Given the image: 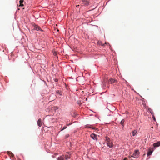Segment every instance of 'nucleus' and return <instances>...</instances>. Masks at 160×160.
I'll use <instances>...</instances> for the list:
<instances>
[{
    "label": "nucleus",
    "mask_w": 160,
    "mask_h": 160,
    "mask_svg": "<svg viewBox=\"0 0 160 160\" xmlns=\"http://www.w3.org/2000/svg\"><path fill=\"white\" fill-rule=\"evenodd\" d=\"M139 153V151L138 150H135L134 152L132 155L131 157L134 158H138V155Z\"/></svg>",
    "instance_id": "nucleus-1"
},
{
    "label": "nucleus",
    "mask_w": 160,
    "mask_h": 160,
    "mask_svg": "<svg viewBox=\"0 0 160 160\" xmlns=\"http://www.w3.org/2000/svg\"><path fill=\"white\" fill-rule=\"evenodd\" d=\"M90 137L93 140H97L98 139L97 135L94 133H92L90 135Z\"/></svg>",
    "instance_id": "nucleus-2"
},
{
    "label": "nucleus",
    "mask_w": 160,
    "mask_h": 160,
    "mask_svg": "<svg viewBox=\"0 0 160 160\" xmlns=\"http://www.w3.org/2000/svg\"><path fill=\"white\" fill-rule=\"evenodd\" d=\"M109 82L110 83H112L117 82V81L113 78H111L109 81Z\"/></svg>",
    "instance_id": "nucleus-3"
},
{
    "label": "nucleus",
    "mask_w": 160,
    "mask_h": 160,
    "mask_svg": "<svg viewBox=\"0 0 160 160\" xmlns=\"http://www.w3.org/2000/svg\"><path fill=\"white\" fill-rule=\"evenodd\" d=\"M85 128H91L92 129H94V130H97L98 129V128H97L93 127L92 126V125H90V126H89L88 125H86L85 126Z\"/></svg>",
    "instance_id": "nucleus-4"
},
{
    "label": "nucleus",
    "mask_w": 160,
    "mask_h": 160,
    "mask_svg": "<svg viewBox=\"0 0 160 160\" xmlns=\"http://www.w3.org/2000/svg\"><path fill=\"white\" fill-rule=\"evenodd\" d=\"M71 154L70 153H68V154L65 155V159L67 160L68 159L70 158L71 157Z\"/></svg>",
    "instance_id": "nucleus-5"
},
{
    "label": "nucleus",
    "mask_w": 160,
    "mask_h": 160,
    "mask_svg": "<svg viewBox=\"0 0 160 160\" xmlns=\"http://www.w3.org/2000/svg\"><path fill=\"white\" fill-rule=\"evenodd\" d=\"M83 3L86 5H88L89 3V0H81Z\"/></svg>",
    "instance_id": "nucleus-6"
},
{
    "label": "nucleus",
    "mask_w": 160,
    "mask_h": 160,
    "mask_svg": "<svg viewBox=\"0 0 160 160\" xmlns=\"http://www.w3.org/2000/svg\"><path fill=\"white\" fill-rule=\"evenodd\" d=\"M107 145L110 148H112L113 146V144L111 141L107 143Z\"/></svg>",
    "instance_id": "nucleus-7"
},
{
    "label": "nucleus",
    "mask_w": 160,
    "mask_h": 160,
    "mask_svg": "<svg viewBox=\"0 0 160 160\" xmlns=\"http://www.w3.org/2000/svg\"><path fill=\"white\" fill-rule=\"evenodd\" d=\"M37 124H38V125L39 127H40L41 126L42 124V120L41 118H39L38 119V121Z\"/></svg>",
    "instance_id": "nucleus-8"
},
{
    "label": "nucleus",
    "mask_w": 160,
    "mask_h": 160,
    "mask_svg": "<svg viewBox=\"0 0 160 160\" xmlns=\"http://www.w3.org/2000/svg\"><path fill=\"white\" fill-rule=\"evenodd\" d=\"M160 145V142H157L154 143L153 144V146L154 147H158Z\"/></svg>",
    "instance_id": "nucleus-9"
},
{
    "label": "nucleus",
    "mask_w": 160,
    "mask_h": 160,
    "mask_svg": "<svg viewBox=\"0 0 160 160\" xmlns=\"http://www.w3.org/2000/svg\"><path fill=\"white\" fill-rule=\"evenodd\" d=\"M34 27L35 29L36 30H41L42 31V30L41 29V28L38 25H35Z\"/></svg>",
    "instance_id": "nucleus-10"
},
{
    "label": "nucleus",
    "mask_w": 160,
    "mask_h": 160,
    "mask_svg": "<svg viewBox=\"0 0 160 160\" xmlns=\"http://www.w3.org/2000/svg\"><path fill=\"white\" fill-rule=\"evenodd\" d=\"M65 157L64 155H62L58 157V160H64Z\"/></svg>",
    "instance_id": "nucleus-11"
},
{
    "label": "nucleus",
    "mask_w": 160,
    "mask_h": 160,
    "mask_svg": "<svg viewBox=\"0 0 160 160\" xmlns=\"http://www.w3.org/2000/svg\"><path fill=\"white\" fill-rule=\"evenodd\" d=\"M105 140L107 142V143L111 141L109 138L107 136L105 137Z\"/></svg>",
    "instance_id": "nucleus-12"
},
{
    "label": "nucleus",
    "mask_w": 160,
    "mask_h": 160,
    "mask_svg": "<svg viewBox=\"0 0 160 160\" xmlns=\"http://www.w3.org/2000/svg\"><path fill=\"white\" fill-rule=\"evenodd\" d=\"M137 132V130H134L132 131V135L133 136H134Z\"/></svg>",
    "instance_id": "nucleus-13"
},
{
    "label": "nucleus",
    "mask_w": 160,
    "mask_h": 160,
    "mask_svg": "<svg viewBox=\"0 0 160 160\" xmlns=\"http://www.w3.org/2000/svg\"><path fill=\"white\" fill-rule=\"evenodd\" d=\"M23 2V0H20L19 1V3H20L19 6L22 7L24 6L23 4H22Z\"/></svg>",
    "instance_id": "nucleus-14"
},
{
    "label": "nucleus",
    "mask_w": 160,
    "mask_h": 160,
    "mask_svg": "<svg viewBox=\"0 0 160 160\" xmlns=\"http://www.w3.org/2000/svg\"><path fill=\"white\" fill-rule=\"evenodd\" d=\"M124 121H125L124 119H122L120 123V124H121L123 127L124 126Z\"/></svg>",
    "instance_id": "nucleus-15"
},
{
    "label": "nucleus",
    "mask_w": 160,
    "mask_h": 160,
    "mask_svg": "<svg viewBox=\"0 0 160 160\" xmlns=\"http://www.w3.org/2000/svg\"><path fill=\"white\" fill-rule=\"evenodd\" d=\"M152 151H151V150L148 151V153H147L148 155V156L152 154Z\"/></svg>",
    "instance_id": "nucleus-16"
},
{
    "label": "nucleus",
    "mask_w": 160,
    "mask_h": 160,
    "mask_svg": "<svg viewBox=\"0 0 160 160\" xmlns=\"http://www.w3.org/2000/svg\"><path fill=\"white\" fill-rule=\"evenodd\" d=\"M56 93L57 94H58L60 95H62V93L60 92L59 90L57 91H56Z\"/></svg>",
    "instance_id": "nucleus-17"
},
{
    "label": "nucleus",
    "mask_w": 160,
    "mask_h": 160,
    "mask_svg": "<svg viewBox=\"0 0 160 160\" xmlns=\"http://www.w3.org/2000/svg\"><path fill=\"white\" fill-rule=\"evenodd\" d=\"M52 109L54 110L55 111L56 110L58 109V108L57 106H55L52 108Z\"/></svg>",
    "instance_id": "nucleus-18"
},
{
    "label": "nucleus",
    "mask_w": 160,
    "mask_h": 160,
    "mask_svg": "<svg viewBox=\"0 0 160 160\" xmlns=\"http://www.w3.org/2000/svg\"><path fill=\"white\" fill-rule=\"evenodd\" d=\"M9 155L10 157H13L14 156V154L12 152H9Z\"/></svg>",
    "instance_id": "nucleus-19"
},
{
    "label": "nucleus",
    "mask_w": 160,
    "mask_h": 160,
    "mask_svg": "<svg viewBox=\"0 0 160 160\" xmlns=\"http://www.w3.org/2000/svg\"><path fill=\"white\" fill-rule=\"evenodd\" d=\"M149 110V111H150L151 114H152V116H153L154 115V112H153V111H152V110L150 108V109H148Z\"/></svg>",
    "instance_id": "nucleus-20"
},
{
    "label": "nucleus",
    "mask_w": 160,
    "mask_h": 160,
    "mask_svg": "<svg viewBox=\"0 0 160 160\" xmlns=\"http://www.w3.org/2000/svg\"><path fill=\"white\" fill-rule=\"evenodd\" d=\"M67 127L66 126H64L63 128L61 130V131H62L63 130L66 129L67 128Z\"/></svg>",
    "instance_id": "nucleus-21"
},
{
    "label": "nucleus",
    "mask_w": 160,
    "mask_h": 160,
    "mask_svg": "<svg viewBox=\"0 0 160 160\" xmlns=\"http://www.w3.org/2000/svg\"><path fill=\"white\" fill-rule=\"evenodd\" d=\"M69 134H67L65 136V138H67L69 137Z\"/></svg>",
    "instance_id": "nucleus-22"
},
{
    "label": "nucleus",
    "mask_w": 160,
    "mask_h": 160,
    "mask_svg": "<svg viewBox=\"0 0 160 160\" xmlns=\"http://www.w3.org/2000/svg\"><path fill=\"white\" fill-rule=\"evenodd\" d=\"M53 54L55 56H56L57 54V52H54V53H53Z\"/></svg>",
    "instance_id": "nucleus-23"
},
{
    "label": "nucleus",
    "mask_w": 160,
    "mask_h": 160,
    "mask_svg": "<svg viewBox=\"0 0 160 160\" xmlns=\"http://www.w3.org/2000/svg\"><path fill=\"white\" fill-rule=\"evenodd\" d=\"M153 119H154V120H155V117L154 116H153Z\"/></svg>",
    "instance_id": "nucleus-24"
},
{
    "label": "nucleus",
    "mask_w": 160,
    "mask_h": 160,
    "mask_svg": "<svg viewBox=\"0 0 160 160\" xmlns=\"http://www.w3.org/2000/svg\"><path fill=\"white\" fill-rule=\"evenodd\" d=\"M58 81V79H55V82H57V81Z\"/></svg>",
    "instance_id": "nucleus-25"
},
{
    "label": "nucleus",
    "mask_w": 160,
    "mask_h": 160,
    "mask_svg": "<svg viewBox=\"0 0 160 160\" xmlns=\"http://www.w3.org/2000/svg\"><path fill=\"white\" fill-rule=\"evenodd\" d=\"M79 6V5H77L76 6V7H78V6Z\"/></svg>",
    "instance_id": "nucleus-26"
},
{
    "label": "nucleus",
    "mask_w": 160,
    "mask_h": 160,
    "mask_svg": "<svg viewBox=\"0 0 160 160\" xmlns=\"http://www.w3.org/2000/svg\"><path fill=\"white\" fill-rule=\"evenodd\" d=\"M126 159H127V158H125V159H124V160H126Z\"/></svg>",
    "instance_id": "nucleus-27"
}]
</instances>
